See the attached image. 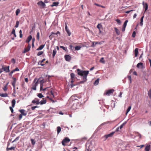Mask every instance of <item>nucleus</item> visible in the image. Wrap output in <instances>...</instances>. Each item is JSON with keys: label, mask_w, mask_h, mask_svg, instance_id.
Segmentation results:
<instances>
[{"label": "nucleus", "mask_w": 151, "mask_h": 151, "mask_svg": "<svg viewBox=\"0 0 151 151\" xmlns=\"http://www.w3.org/2000/svg\"><path fill=\"white\" fill-rule=\"evenodd\" d=\"M125 123H123L122 124H121L120 127H119L120 129H122L123 128V127L124 125V124H125Z\"/></svg>", "instance_id": "nucleus-46"}, {"label": "nucleus", "mask_w": 151, "mask_h": 151, "mask_svg": "<svg viewBox=\"0 0 151 151\" xmlns=\"http://www.w3.org/2000/svg\"><path fill=\"white\" fill-rule=\"evenodd\" d=\"M45 45H41L37 49V50H39L42 49L44 47Z\"/></svg>", "instance_id": "nucleus-28"}, {"label": "nucleus", "mask_w": 151, "mask_h": 151, "mask_svg": "<svg viewBox=\"0 0 151 151\" xmlns=\"http://www.w3.org/2000/svg\"><path fill=\"white\" fill-rule=\"evenodd\" d=\"M0 96L2 97H6L8 96V94L6 93H0Z\"/></svg>", "instance_id": "nucleus-30"}, {"label": "nucleus", "mask_w": 151, "mask_h": 151, "mask_svg": "<svg viewBox=\"0 0 151 151\" xmlns=\"http://www.w3.org/2000/svg\"><path fill=\"white\" fill-rule=\"evenodd\" d=\"M46 99H43V100L41 101L40 102H39L40 104L41 105L45 104H46Z\"/></svg>", "instance_id": "nucleus-21"}, {"label": "nucleus", "mask_w": 151, "mask_h": 151, "mask_svg": "<svg viewBox=\"0 0 151 151\" xmlns=\"http://www.w3.org/2000/svg\"><path fill=\"white\" fill-rule=\"evenodd\" d=\"M81 96L78 95H72L71 97V99L73 101L76 100H78V99H80L81 98Z\"/></svg>", "instance_id": "nucleus-5"}, {"label": "nucleus", "mask_w": 151, "mask_h": 151, "mask_svg": "<svg viewBox=\"0 0 151 151\" xmlns=\"http://www.w3.org/2000/svg\"><path fill=\"white\" fill-rule=\"evenodd\" d=\"M70 141V140L68 137H65L62 142V143L63 146L66 145V144L68 143Z\"/></svg>", "instance_id": "nucleus-6"}, {"label": "nucleus", "mask_w": 151, "mask_h": 151, "mask_svg": "<svg viewBox=\"0 0 151 151\" xmlns=\"http://www.w3.org/2000/svg\"><path fill=\"white\" fill-rule=\"evenodd\" d=\"M116 20L118 24H121V22L120 20L119 19H116Z\"/></svg>", "instance_id": "nucleus-53"}, {"label": "nucleus", "mask_w": 151, "mask_h": 151, "mask_svg": "<svg viewBox=\"0 0 151 151\" xmlns=\"http://www.w3.org/2000/svg\"><path fill=\"white\" fill-rule=\"evenodd\" d=\"M38 107V106H32L31 107V109L32 110H34L36 108Z\"/></svg>", "instance_id": "nucleus-50"}, {"label": "nucleus", "mask_w": 151, "mask_h": 151, "mask_svg": "<svg viewBox=\"0 0 151 151\" xmlns=\"http://www.w3.org/2000/svg\"><path fill=\"white\" fill-rule=\"evenodd\" d=\"M135 56L137 57L138 53V48H136L134 50Z\"/></svg>", "instance_id": "nucleus-25"}, {"label": "nucleus", "mask_w": 151, "mask_h": 151, "mask_svg": "<svg viewBox=\"0 0 151 151\" xmlns=\"http://www.w3.org/2000/svg\"><path fill=\"white\" fill-rule=\"evenodd\" d=\"M39 101V100L38 99L35 98L32 101V103L33 104H36L38 105L40 104Z\"/></svg>", "instance_id": "nucleus-14"}, {"label": "nucleus", "mask_w": 151, "mask_h": 151, "mask_svg": "<svg viewBox=\"0 0 151 151\" xmlns=\"http://www.w3.org/2000/svg\"><path fill=\"white\" fill-rule=\"evenodd\" d=\"M128 79L130 81V83H131L132 82V79H131V77L130 76H128Z\"/></svg>", "instance_id": "nucleus-54"}, {"label": "nucleus", "mask_w": 151, "mask_h": 151, "mask_svg": "<svg viewBox=\"0 0 151 151\" xmlns=\"http://www.w3.org/2000/svg\"><path fill=\"white\" fill-rule=\"evenodd\" d=\"M142 5L143 7L145 9V12L148 9V5L146 3H145L144 1L142 2Z\"/></svg>", "instance_id": "nucleus-10"}, {"label": "nucleus", "mask_w": 151, "mask_h": 151, "mask_svg": "<svg viewBox=\"0 0 151 151\" xmlns=\"http://www.w3.org/2000/svg\"><path fill=\"white\" fill-rule=\"evenodd\" d=\"M81 47L80 46H76L75 47V50H78L80 49Z\"/></svg>", "instance_id": "nucleus-36"}, {"label": "nucleus", "mask_w": 151, "mask_h": 151, "mask_svg": "<svg viewBox=\"0 0 151 151\" xmlns=\"http://www.w3.org/2000/svg\"><path fill=\"white\" fill-rule=\"evenodd\" d=\"M65 60L67 61H70L71 59V57L69 55H65Z\"/></svg>", "instance_id": "nucleus-13"}, {"label": "nucleus", "mask_w": 151, "mask_h": 151, "mask_svg": "<svg viewBox=\"0 0 151 151\" xmlns=\"http://www.w3.org/2000/svg\"><path fill=\"white\" fill-rule=\"evenodd\" d=\"M61 128L60 127H58L57 128V132L58 134L61 131Z\"/></svg>", "instance_id": "nucleus-33"}, {"label": "nucleus", "mask_w": 151, "mask_h": 151, "mask_svg": "<svg viewBox=\"0 0 151 151\" xmlns=\"http://www.w3.org/2000/svg\"><path fill=\"white\" fill-rule=\"evenodd\" d=\"M78 74L80 76H83V81H80L79 83L81 84L84 83L87 81V77L89 73V71L87 70H81L80 69L77 70Z\"/></svg>", "instance_id": "nucleus-1"}, {"label": "nucleus", "mask_w": 151, "mask_h": 151, "mask_svg": "<svg viewBox=\"0 0 151 151\" xmlns=\"http://www.w3.org/2000/svg\"><path fill=\"white\" fill-rule=\"evenodd\" d=\"M50 96L51 97H54V96L53 94V93L52 92V91H51L50 92Z\"/></svg>", "instance_id": "nucleus-51"}, {"label": "nucleus", "mask_w": 151, "mask_h": 151, "mask_svg": "<svg viewBox=\"0 0 151 151\" xmlns=\"http://www.w3.org/2000/svg\"><path fill=\"white\" fill-rule=\"evenodd\" d=\"M12 108H13L12 107L10 106L9 107L12 113H13L14 111H13V109Z\"/></svg>", "instance_id": "nucleus-56"}, {"label": "nucleus", "mask_w": 151, "mask_h": 151, "mask_svg": "<svg viewBox=\"0 0 151 151\" xmlns=\"http://www.w3.org/2000/svg\"><path fill=\"white\" fill-rule=\"evenodd\" d=\"M59 4V2H54L52 3V4L51 5V7H53L54 6H57L58 4Z\"/></svg>", "instance_id": "nucleus-26"}, {"label": "nucleus", "mask_w": 151, "mask_h": 151, "mask_svg": "<svg viewBox=\"0 0 151 151\" xmlns=\"http://www.w3.org/2000/svg\"><path fill=\"white\" fill-rule=\"evenodd\" d=\"M97 28L99 29V33H101L102 32L101 30V29H102V26L101 24H98V25L97 26Z\"/></svg>", "instance_id": "nucleus-16"}, {"label": "nucleus", "mask_w": 151, "mask_h": 151, "mask_svg": "<svg viewBox=\"0 0 151 151\" xmlns=\"http://www.w3.org/2000/svg\"><path fill=\"white\" fill-rule=\"evenodd\" d=\"M32 36L31 35L29 36L26 40V42L28 43L32 39Z\"/></svg>", "instance_id": "nucleus-20"}, {"label": "nucleus", "mask_w": 151, "mask_h": 151, "mask_svg": "<svg viewBox=\"0 0 151 151\" xmlns=\"http://www.w3.org/2000/svg\"><path fill=\"white\" fill-rule=\"evenodd\" d=\"M114 133L115 132H112L109 134L105 135L103 137L104 139V140L105 141L108 137H112Z\"/></svg>", "instance_id": "nucleus-7"}, {"label": "nucleus", "mask_w": 151, "mask_h": 151, "mask_svg": "<svg viewBox=\"0 0 151 151\" xmlns=\"http://www.w3.org/2000/svg\"><path fill=\"white\" fill-rule=\"evenodd\" d=\"M15 147H12L10 148H8V147L6 148V151H8L9 150H14Z\"/></svg>", "instance_id": "nucleus-32"}, {"label": "nucleus", "mask_w": 151, "mask_h": 151, "mask_svg": "<svg viewBox=\"0 0 151 151\" xmlns=\"http://www.w3.org/2000/svg\"><path fill=\"white\" fill-rule=\"evenodd\" d=\"M20 12V10L19 9H17L15 13L16 16H18Z\"/></svg>", "instance_id": "nucleus-31"}, {"label": "nucleus", "mask_w": 151, "mask_h": 151, "mask_svg": "<svg viewBox=\"0 0 151 151\" xmlns=\"http://www.w3.org/2000/svg\"><path fill=\"white\" fill-rule=\"evenodd\" d=\"M11 33L13 35L15 34V30L14 29H12V30Z\"/></svg>", "instance_id": "nucleus-59"}, {"label": "nucleus", "mask_w": 151, "mask_h": 151, "mask_svg": "<svg viewBox=\"0 0 151 151\" xmlns=\"http://www.w3.org/2000/svg\"><path fill=\"white\" fill-rule=\"evenodd\" d=\"M144 146V145H141L140 146H137V147H140V148H142Z\"/></svg>", "instance_id": "nucleus-63"}, {"label": "nucleus", "mask_w": 151, "mask_h": 151, "mask_svg": "<svg viewBox=\"0 0 151 151\" xmlns=\"http://www.w3.org/2000/svg\"><path fill=\"white\" fill-rule=\"evenodd\" d=\"M19 22L18 21H17L16 22V25L15 26V27L16 28L18 27L19 26Z\"/></svg>", "instance_id": "nucleus-48"}, {"label": "nucleus", "mask_w": 151, "mask_h": 151, "mask_svg": "<svg viewBox=\"0 0 151 151\" xmlns=\"http://www.w3.org/2000/svg\"><path fill=\"white\" fill-rule=\"evenodd\" d=\"M114 91V89H111L107 91L106 93H104V95H106L107 96H109Z\"/></svg>", "instance_id": "nucleus-8"}, {"label": "nucleus", "mask_w": 151, "mask_h": 151, "mask_svg": "<svg viewBox=\"0 0 151 151\" xmlns=\"http://www.w3.org/2000/svg\"><path fill=\"white\" fill-rule=\"evenodd\" d=\"M60 47L61 48L63 49L65 51H67V48L63 46H60Z\"/></svg>", "instance_id": "nucleus-44"}, {"label": "nucleus", "mask_w": 151, "mask_h": 151, "mask_svg": "<svg viewBox=\"0 0 151 151\" xmlns=\"http://www.w3.org/2000/svg\"><path fill=\"white\" fill-rule=\"evenodd\" d=\"M128 22V20H126L124 22V24H123V27L122 29V32L124 31L125 30V27L127 26V23Z\"/></svg>", "instance_id": "nucleus-15"}, {"label": "nucleus", "mask_w": 151, "mask_h": 151, "mask_svg": "<svg viewBox=\"0 0 151 151\" xmlns=\"http://www.w3.org/2000/svg\"><path fill=\"white\" fill-rule=\"evenodd\" d=\"M30 48L31 45L30 44H29L28 46L26 48H25L23 52L24 53H25L28 52L30 50Z\"/></svg>", "instance_id": "nucleus-11"}, {"label": "nucleus", "mask_w": 151, "mask_h": 151, "mask_svg": "<svg viewBox=\"0 0 151 151\" xmlns=\"http://www.w3.org/2000/svg\"><path fill=\"white\" fill-rule=\"evenodd\" d=\"M12 78L13 80V81L12 82V84L14 88V90L15 91V84L17 81V79L15 78L12 77Z\"/></svg>", "instance_id": "nucleus-9"}, {"label": "nucleus", "mask_w": 151, "mask_h": 151, "mask_svg": "<svg viewBox=\"0 0 151 151\" xmlns=\"http://www.w3.org/2000/svg\"><path fill=\"white\" fill-rule=\"evenodd\" d=\"M39 79L37 78H35L32 84V87L31 89L34 90H35L36 89V86L38 85L39 84Z\"/></svg>", "instance_id": "nucleus-2"}, {"label": "nucleus", "mask_w": 151, "mask_h": 151, "mask_svg": "<svg viewBox=\"0 0 151 151\" xmlns=\"http://www.w3.org/2000/svg\"><path fill=\"white\" fill-rule=\"evenodd\" d=\"M65 29L66 31V32L68 34V36H70V35L71 33H70V30L68 28V27H67V26L66 24H65Z\"/></svg>", "instance_id": "nucleus-18"}, {"label": "nucleus", "mask_w": 151, "mask_h": 151, "mask_svg": "<svg viewBox=\"0 0 151 151\" xmlns=\"http://www.w3.org/2000/svg\"><path fill=\"white\" fill-rule=\"evenodd\" d=\"M82 104V103L81 102H78L77 103H74L72 105V108L74 110L79 109Z\"/></svg>", "instance_id": "nucleus-4"}, {"label": "nucleus", "mask_w": 151, "mask_h": 151, "mask_svg": "<svg viewBox=\"0 0 151 151\" xmlns=\"http://www.w3.org/2000/svg\"><path fill=\"white\" fill-rule=\"evenodd\" d=\"M3 89L4 91H6L7 89V86H5Z\"/></svg>", "instance_id": "nucleus-49"}, {"label": "nucleus", "mask_w": 151, "mask_h": 151, "mask_svg": "<svg viewBox=\"0 0 151 151\" xmlns=\"http://www.w3.org/2000/svg\"><path fill=\"white\" fill-rule=\"evenodd\" d=\"M12 62L14 64L15 63V60L14 58L12 59Z\"/></svg>", "instance_id": "nucleus-60"}, {"label": "nucleus", "mask_w": 151, "mask_h": 151, "mask_svg": "<svg viewBox=\"0 0 151 151\" xmlns=\"http://www.w3.org/2000/svg\"><path fill=\"white\" fill-rule=\"evenodd\" d=\"M37 4L38 5L41 6L43 7H44L45 6V4L42 1L38 2Z\"/></svg>", "instance_id": "nucleus-17"}, {"label": "nucleus", "mask_w": 151, "mask_h": 151, "mask_svg": "<svg viewBox=\"0 0 151 151\" xmlns=\"http://www.w3.org/2000/svg\"><path fill=\"white\" fill-rule=\"evenodd\" d=\"M37 96L40 98H42L44 97L41 93H39L38 94Z\"/></svg>", "instance_id": "nucleus-39"}, {"label": "nucleus", "mask_w": 151, "mask_h": 151, "mask_svg": "<svg viewBox=\"0 0 151 151\" xmlns=\"http://www.w3.org/2000/svg\"><path fill=\"white\" fill-rule=\"evenodd\" d=\"M2 69L4 71H5L6 72H9V66H5L3 67H2Z\"/></svg>", "instance_id": "nucleus-12"}, {"label": "nucleus", "mask_w": 151, "mask_h": 151, "mask_svg": "<svg viewBox=\"0 0 151 151\" xmlns=\"http://www.w3.org/2000/svg\"><path fill=\"white\" fill-rule=\"evenodd\" d=\"M99 83V79H98L96 80L94 82V84L96 85H98Z\"/></svg>", "instance_id": "nucleus-47"}, {"label": "nucleus", "mask_w": 151, "mask_h": 151, "mask_svg": "<svg viewBox=\"0 0 151 151\" xmlns=\"http://www.w3.org/2000/svg\"><path fill=\"white\" fill-rule=\"evenodd\" d=\"M134 10H130V11H126L125 12V13H127V14H129V13H130V12H131V11H133Z\"/></svg>", "instance_id": "nucleus-62"}, {"label": "nucleus", "mask_w": 151, "mask_h": 151, "mask_svg": "<svg viewBox=\"0 0 151 151\" xmlns=\"http://www.w3.org/2000/svg\"><path fill=\"white\" fill-rule=\"evenodd\" d=\"M19 111L21 113V114L22 115L26 116L27 115V113L25 112V111L24 109L19 110Z\"/></svg>", "instance_id": "nucleus-19"}, {"label": "nucleus", "mask_w": 151, "mask_h": 151, "mask_svg": "<svg viewBox=\"0 0 151 151\" xmlns=\"http://www.w3.org/2000/svg\"><path fill=\"white\" fill-rule=\"evenodd\" d=\"M45 81L44 80H42L40 81V91H45L48 88H49L50 87H46L45 85L43 84Z\"/></svg>", "instance_id": "nucleus-3"}, {"label": "nucleus", "mask_w": 151, "mask_h": 151, "mask_svg": "<svg viewBox=\"0 0 151 151\" xmlns=\"http://www.w3.org/2000/svg\"><path fill=\"white\" fill-rule=\"evenodd\" d=\"M16 103L15 100L14 99L12 100V107H14Z\"/></svg>", "instance_id": "nucleus-29"}, {"label": "nucleus", "mask_w": 151, "mask_h": 151, "mask_svg": "<svg viewBox=\"0 0 151 151\" xmlns=\"http://www.w3.org/2000/svg\"><path fill=\"white\" fill-rule=\"evenodd\" d=\"M36 37H37V39L38 40H39L40 39V33L39 32H37V33Z\"/></svg>", "instance_id": "nucleus-43"}, {"label": "nucleus", "mask_w": 151, "mask_h": 151, "mask_svg": "<svg viewBox=\"0 0 151 151\" xmlns=\"http://www.w3.org/2000/svg\"><path fill=\"white\" fill-rule=\"evenodd\" d=\"M14 72L13 70H12V71H11V72H10L9 74V75L10 76H12V73Z\"/></svg>", "instance_id": "nucleus-64"}, {"label": "nucleus", "mask_w": 151, "mask_h": 151, "mask_svg": "<svg viewBox=\"0 0 151 151\" xmlns=\"http://www.w3.org/2000/svg\"><path fill=\"white\" fill-rule=\"evenodd\" d=\"M119 129H119V127H118L116 129L115 132H118L119 131H120L119 130Z\"/></svg>", "instance_id": "nucleus-55"}, {"label": "nucleus", "mask_w": 151, "mask_h": 151, "mask_svg": "<svg viewBox=\"0 0 151 151\" xmlns=\"http://www.w3.org/2000/svg\"><path fill=\"white\" fill-rule=\"evenodd\" d=\"M45 60V59H43L41 61H39L38 62V64H40L42 66H43L45 65V64H42V63Z\"/></svg>", "instance_id": "nucleus-24"}, {"label": "nucleus", "mask_w": 151, "mask_h": 151, "mask_svg": "<svg viewBox=\"0 0 151 151\" xmlns=\"http://www.w3.org/2000/svg\"><path fill=\"white\" fill-rule=\"evenodd\" d=\"M144 17V16H142L140 19V22L139 24L141 26H142L143 24V20Z\"/></svg>", "instance_id": "nucleus-23"}, {"label": "nucleus", "mask_w": 151, "mask_h": 151, "mask_svg": "<svg viewBox=\"0 0 151 151\" xmlns=\"http://www.w3.org/2000/svg\"><path fill=\"white\" fill-rule=\"evenodd\" d=\"M135 36H136V32L135 31H134L132 33V37H135Z\"/></svg>", "instance_id": "nucleus-52"}, {"label": "nucleus", "mask_w": 151, "mask_h": 151, "mask_svg": "<svg viewBox=\"0 0 151 151\" xmlns=\"http://www.w3.org/2000/svg\"><path fill=\"white\" fill-rule=\"evenodd\" d=\"M56 53V50L55 49L53 51V52H52V57L53 58H54L55 55Z\"/></svg>", "instance_id": "nucleus-34"}, {"label": "nucleus", "mask_w": 151, "mask_h": 151, "mask_svg": "<svg viewBox=\"0 0 151 151\" xmlns=\"http://www.w3.org/2000/svg\"><path fill=\"white\" fill-rule=\"evenodd\" d=\"M31 143L32 145H34L35 143V141L34 139H31Z\"/></svg>", "instance_id": "nucleus-41"}, {"label": "nucleus", "mask_w": 151, "mask_h": 151, "mask_svg": "<svg viewBox=\"0 0 151 151\" xmlns=\"http://www.w3.org/2000/svg\"><path fill=\"white\" fill-rule=\"evenodd\" d=\"M95 43V42H92V45L91 46V47H94L95 46V45L94 44Z\"/></svg>", "instance_id": "nucleus-61"}, {"label": "nucleus", "mask_w": 151, "mask_h": 151, "mask_svg": "<svg viewBox=\"0 0 151 151\" xmlns=\"http://www.w3.org/2000/svg\"><path fill=\"white\" fill-rule=\"evenodd\" d=\"M14 72L16 71H19V69L18 68H16L15 69L13 70Z\"/></svg>", "instance_id": "nucleus-57"}, {"label": "nucleus", "mask_w": 151, "mask_h": 151, "mask_svg": "<svg viewBox=\"0 0 151 151\" xmlns=\"http://www.w3.org/2000/svg\"><path fill=\"white\" fill-rule=\"evenodd\" d=\"M100 62L102 63H105V61L104 60V58L103 57H102L101 58L100 60Z\"/></svg>", "instance_id": "nucleus-40"}, {"label": "nucleus", "mask_w": 151, "mask_h": 151, "mask_svg": "<svg viewBox=\"0 0 151 151\" xmlns=\"http://www.w3.org/2000/svg\"><path fill=\"white\" fill-rule=\"evenodd\" d=\"M148 95L150 98L151 99V89L148 91Z\"/></svg>", "instance_id": "nucleus-38"}, {"label": "nucleus", "mask_w": 151, "mask_h": 151, "mask_svg": "<svg viewBox=\"0 0 151 151\" xmlns=\"http://www.w3.org/2000/svg\"><path fill=\"white\" fill-rule=\"evenodd\" d=\"M143 66V63H138L137 65V67L138 68H142Z\"/></svg>", "instance_id": "nucleus-22"}, {"label": "nucleus", "mask_w": 151, "mask_h": 151, "mask_svg": "<svg viewBox=\"0 0 151 151\" xmlns=\"http://www.w3.org/2000/svg\"><path fill=\"white\" fill-rule=\"evenodd\" d=\"M19 137H16L15 139L12 142V143L13 142H14L17 141V140L19 139Z\"/></svg>", "instance_id": "nucleus-58"}, {"label": "nucleus", "mask_w": 151, "mask_h": 151, "mask_svg": "<svg viewBox=\"0 0 151 151\" xmlns=\"http://www.w3.org/2000/svg\"><path fill=\"white\" fill-rule=\"evenodd\" d=\"M131 106H129L128 108V109H127V110L126 111V114L127 115L128 113L129 112V111L131 109Z\"/></svg>", "instance_id": "nucleus-35"}, {"label": "nucleus", "mask_w": 151, "mask_h": 151, "mask_svg": "<svg viewBox=\"0 0 151 151\" xmlns=\"http://www.w3.org/2000/svg\"><path fill=\"white\" fill-rule=\"evenodd\" d=\"M114 30L116 34L119 35L120 34V31L116 27L114 28Z\"/></svg>", "instance_id": "nucleus-27"}, {"label": "nucleus", "mask_w": 151, "mask_h": 151, "mask_svg": "<svg viewBox=\"0 0 151 151\" xmlns=\"http://www.w3.org/2000/svg\"><path fill=\"white\" fill-rule=\"evenodd\" d=\"M75 75L73 73H71L70 74V77L71 79H73L74 78Z\"/></svg>", "instance_id": "nucleus-42"}, {"label": "nucleus", "mask_w": 151, "mask_h": 151, "mask_svg": "<svg viewBox=\"0 0 151 151\" xmlns=\"http://www.w3.org/2000/svg\"><path fill=\"white\" fill-rule=\"evenodd\" d=\"M43 53V51H39V52L37 54V56H40L42 55Z\"/></svg>", "instance_id": "nucleus-45"}, {"label": "nucleus", "mask_w": 151, "mask_h": 151, "mask_svg": "<svg viewBox=\"0 0 151 151\" xmlns=\"http://www.w3.org/2000/svg\"><path fill=\"white\" fill-rule=\"evenodd\" d=\"M150 150V146H147L145 148V151H149Z\"/></svg>", "instance_id": "nucleus-37"}]
</instances>
